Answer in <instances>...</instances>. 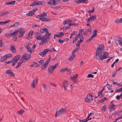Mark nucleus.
Returning a JSON list of instances; mask_svg holds the SVG:
<instances>
[{
    "label": "nucleus",
    "mask_w": 122,
    "mask_h": 122,
    "mask_svg": "<svg viewBox=\"0 0 122 122\" xmlns=\"http://www.w3.org/2000/svg\"><path fill=\"white\" fill-rule=\"evenodd\" d=\"M104 48V45L102 44H100L97 47L96 52V57L97 59H100L102 60L104 59L108 58V56H107L108 55L107 52H104L103 55H102Z\"/></svg>",
    "instance_id": "nucleus-1"
},
{
    "label": "nucleus",
    "mask_w": 122,
    "mask_h": 122,
    "mask_svg": "<svg viewBox=\"0 0 122 122\" xmlns=\"http://www.w3.org/2000/svg\"><path fill=\"white\" fill-rule=\"evenodd\" d=\"M47 15L45 12L43 13V14L40 15H38L36 16V17L39 18L42 21L50 22L51 21L50 18H48L46 17Z\"/></svg>",
    "instance_id": "nucleus-2"
},
{
    "label": "nucleus",
    "mask_w": 122,
    "mask_h": 122,
    "mask_svg": "<svg viewBox=\"0 0 122 122\" xmlns=\"http://www.w3.org/2000/svg\"><path fill=\"white\" fill-rule=\"evenodd\" d=\"M59 64V63H57L54 65L49 66L48 67V73L50 74L51 73L54 71V69L57 67Z\"/></svg>",
    "instance_id": "nucleus-3"
},
{
    "label": "nucleus",
    "mask_w": 122,
    "mask_h": 122,
    "mask_svg": "<svg viewBox=\"0 0 122 122\" xmlns=\"http://www.w3.org/2000/svg\"><path fill=\"white\" fill-rule=\"evenodd\" d=\"M66 112V109L62 108L57 111L56 112L55 116L56 117L59 116L64 113Z\"/></svg>",
    "instance_id": "nucleus-4"
},
{
    "label": "nucleus",
    "mask_w": 122,
    "mask_h": 122,
    "mask_svg": "<svg viewBox=\"0 0 122 122\" xmlns=\"http://www.w3.org/2000/svg\"><path fill=\"white\" fill-rule=\"evenodd\" d=\"M31 56V55L30 54L28 53L25 54L24 55H23L22 56L20 59V61H21L23 60L27 61L30 58Z\"/></svg>",
    "instance_id": "nucleus-5"
},
{
    "label": "nucleus",
    "mask_w": 122,
    "mask_h": 122,
    "mask_svg": "<svg viewBox=\"0 0 122 122\" xmlns=\"http://www.w3.org/2000/svg\"><path fill=\"white\" fill-rule=\"evenodd\" d=\"M49 58L47 60V61H46L44 65L41 66V69H44L45 68H46L49 63L50 62L51 58V57L50 55L48 56Z\"/></svg>",
    "instance_id": "nucleus-6"
},
{
    "label": "nucleus",
    "mask_w": 122,
    "mask_h": 122,
    "mask_svg": "<svg viewBox=\"0 0 122 122\" xmlns=\"http://www.w3.org/2000/svg\"><path fill=\"white\" fill-rule=\"evenodd\" d=\"M19 37H22L26 31V30L22 28H19Z\"/></svg>",
    "instance_id": "nucleus-7"
},
{
    "label": "nucleus",
    "mask_w": 122,
    "mask_h": 122,
    "mask_svg": "<svg viewBox=\"0 0 122 122\" xmlns=\"http://www.w3.org/2000/svg\"><path fill=\"white\" fill-rule=\"evenodd\" d=\"M41 41L39 43V45H43L44 43H46L48 41L46 39V36H42L41 38Z\"/></svg>",
    "instance_id": "nucleus-8"
},
{
    "label": "nucleus",
    "mask_w": 122,
    "mask_h": 122,
    "mask_svg": "<svg viewBox=\"0 0 122 122\" xmlns=\"http://www.w3.org/2000/svg\"><path fill=\"white\" fill-rule=\"evenodd\" d=\"M68 85V81L67 80H64L63 81V82L62 83L61 86L64 88L65 90H66V87Z\"/></svg>",
    "instance_id": "nucleus-9"
},
{
    "label": "nucleus",
    "mask_w": 122,
    "mask_h": 122,
    "mask_svg": "<svg viewBox=\"0 0 122 122\" xmlns=\"http://www.w3.org/2000/svg\"><path fill=\"white\" fill-rule=\"evenodd\" d=\"M42 4L41 2L39 1H36L31 4L30 6H33L37 5H40Z\"/></svg>",
    "instance_id": "nucleus-10"
},
{
    "label": "nucleus",
    "mask_w": 122,
    "mask_h": 122,
    "mask_svg": "<svg viewBox=\"0 0 122 122\" xmlns=\"http://www.w3.org/2000/svg\"><path fill=\"white\" fill-rule=\"evenodd\" d=\"M33 33V31H30L29 33L26 35L25 37L26 39L29 40L31 38Z\"/></svg>",
    "instance_id": "nucleus-11"
},
{
    "label": "nucleus",
    "mask_w": 122,
    "mask_h": 122,
    "mask_svg": "<svg viewBox=\"0 0 122 122\" xmlns=\"http://www.w3.org/2000/svg\"><path fill=\"white\" fill-rule=\"evenodd\" d=\"M6 73L9 76H10L9 74H10L11 76H15V75L14 73L12 72V70H11L9 69L7 70Z\"/></svg>",
    "instance_id": "nucleus-12"
},
{
    "label": "nucleus",
    "mask_w": 122,
    "mask_h": 122,
    "mask_svg": "<svg viewBox=\"0 0 122 122\" xmlns=\"http://www.w3.org/2000/svg\"><path fill=\"white\" fill-rule=\"evenodd\" d=\"M47 52L48 51L46 49H45L43 50V52H40L39 53V54L41 55L42 57L45 56Z\"/></svg>",
    "instance_id": "nucleus-13"
},
{
    "label": "nucleus",
    "mask_w": 122,
    "mask_h": 122,
    "mask_svg": "<svg viewBox=\"0 0 122 122\" xmlns=\"http://www.w3.org/2000/svg\"><path fill=\"white\" fill-rule=\"evenodd\" d=\"M10 50L13 53H15L16 52V50L15 47L14 45L13 44H11L10 46Z\"/></svg>",
    "instance_id": "nucleus-14"
},
{
    "label": "nucleus",
    "mask_w": 122,
    "mask_h": 122,
    "mask_svg": "<svg viewBox=\"0 0 122 122\" xmlns=\"http://www.w3.org/2000/svg\"><path fill=\"white\" fill-rule=\"evenodd\" d=\"M96 15H93L91 17L88 18L87 21H90V20H94L95 19H96Z\"/></svg>",
    "instance_id": "nucleus-15"
},
{
    "label": "nucleus",
    "mask_w": 122,
    "mask_h": 122,
    "mask_svg": "<svg viewBox=\"0 0 122 122\" xmlns=\"http://www.w3.org/2000/svg\"><path fill=\"white\" fill-rule=\"evenodd\" d=\"M93 97L94 96L92 95L91 94H87L85 99H93Z\"/></svg>",
    "instance_id": "nucleus-16"
},
{
    "label": "nucleus",
    "mask_w": 122,
    "mask_h": 122,
    "mask_svg": "<svg viewBox=\"0 0 122 122\" xmlns=\"http://www.w3.org/2000/svg\"><path fill=\"white\" fill-rule=\"evenodd\" d=\"M20 57V55L16 56L13 58L12 60H13V61H14L17 62L19 60Z\"/></svg>",
    "instance_id": "nucleus-17"
},
{
    "label": "nucleus",
    "mask_w": 122,
    "mask_h": 122,
    "mask_svg": "<svg viewBox=\"0 0 122 122\" xmlns=\"http://www.w3.org/2000/svg\"><path fill=\"white\" fill-rule=\"evenodd\" d=\"M35 36L37 40H41V35L39 33L37 32L36 33Z\"/></svg>",
    "instance_id": "nucleus-18"
},
{
    "label": "nucleus",
    "mask_w": 122,
    "mask_h": 122,
    "mask_svg": "<svg viewBox=\"0 0 122 122\" xmlns=\"http://www.w3.org/2000/svg\"><path fill=\"white\" fill-rule=\"evenodd\" d=\"M40 32L41 33H44V32L46 33V34H47V32H48V30L46 28L41 29L40 30Z\"/></svg>",
    "instance_id": "nucleus-19"
},
{
    "label": "nucleus",
    "mask_w": 122,
    "mask_h": 122,
    "mask_svg": "<svg viewBox=\"0 0 122 122\" xmlns=\"http://www.w3.org/2000/svg\"><path fill=\"white\" fill-rule=\"evenodd\" d=\"M75 54L72 53V55L71 56V57L68 58V61H70L73 60L75 58Z\"/></svg>",
    "instance_id": "nucleus-20"
},
{
    "label": "nucleus",
    "mask_w": 122,
    "mask_h": 122,
    "mask_svg": "<svg viewBox=\"0 0 122 122\" xmlns=\"http://www.w3.org/2000/svg\"><path fill=\"white\" fill-rule=\"evenodd\" d=\"M25 47L27 48V51H30V53L31 54L32 53V51H31L30 47L28 45H26L25 46Z\"/></svg>",
    "instance_id": "nucleus-21"
},
{
    "label": "nucleus",
    "mask_w": 122,
    "mask_h": 122,
    "mask_svg": "<svg viewBox=\"0 0 122 122\" xmlns=\"http://www.w3.org/2000/svg\"><path fill=\"white\" fill-rule=\"evenodd\" d=\"M15 2V0L13 1L9 2H6L5 3V5H14Z\"/></svg>",
    "instance_id": "nucleus-22"
},
{
    "label": "nucleus",
    "mask_w": 122,
    "mask_h": 122,
    "mask_svg": "<svg viewBox=\"0 0 122 122\" xmlns=\"http://www.w3.org/2000/svg\"><path fill=\"white\" fill-rule=\"evenodd\" d=\"M7 58L5 56H2L0 59V61L1 62H3L7 60Z\"/></svg>",
    "instance_id": "nucleus-23"
},
{
    "label": "nucleus",
    "mask_w": 122,
    "mask_h": 122,
    "mask_svg": "<svg viewBox=\"0 0 122 122\" xmlns=\"http://www.w3.org/2000/svg\"><path fill=\"white\" fill-rule=\"evenodd\" d=\"M83 40H80L77 41L76 44V46L78 47L80 45V44L82 41H83Z\"/></svg>",
    "instance_id": "nucleus-24"
},
{
    "label": "nucleus",
    "mask_w": 122,
    "mask_h": 122,
    "mask_svg": "<svg viewBox=\"0 0 122 122\" xmlns=\"http://www.w3.org/2000/svg\"><path fill=\"white\" fill-rule=\"evenodd\" d=\"M68 70V69L66 68H64L60 70V72L61 73H63L64 71H67Z\"/></svg>",
    "instance_id": "nucleus-25"
},
{
    "label": "nucleus",
    "mask_w": 122,
    "mask_h": 122,
    "mask_svg": "<svg viewBox=\"0 0 122 122\" xmlns=\"http://www.w3.org/2000/svg\"><path fill=\"white\" fill-rule=\"evenodd\" d=\"M34 14L32 11H30L28 13L26 14V15L28 16H32Z\"/></svg>",
    "instance_id": "nucleus-26"
},
{
    "label": "nucleus",
    "mask_w": 122,
    "mask_h": 122,
    "mask_svg": "<svg viewBox=\"0 0 122 122\" xmlns=\"http://www.w3.org/2000/svg\"><path fill=\"white\" fill-rule=\"evenodd\" d=\"M10 21H0V25H3L6 24Z\"/></svg>",
    "instance_id": "nucleus-27"
},
{
    "label": "nucleus",
    "mask_w": 122,
    "mask_h": 122,
    "mask_svg": "<svg viewBox=\"0 0 122 122\" xmlns=\"http://www.w3.org/2000/svg\"><path fill=\"white\" fill-rule=\"evenodd\" d=\"M109 109L110 110L112 109L114 110L115 109V105L113 104L109 107Z\"/></svg>",
    "instance_id": "nucleus-28"
},
{
    "label": "nucleus",
    "mask_w": 122,
    "mask_h": 122,
    "mask_svg": "<svg viewBox=\"0 0 122 122\" xmlns=\"http://www.w3.org/2000/svg\"><path fill=\"white\" fill-rule=\"evenodd\" d=\"M47 34H46L45 35V36H46V39H50V38L49 37V36L51 35V33L48 32H47Z\"/></svg>",
    "instance_id": "nucleus-29"
},
{
    "label": "nucleus",
    "mask_w": 122,
    "mask_h": 122,
    "mask_svg": "<svg viewBox=\"0 0 122 122\" xmlns=\"http://www.w3.org/2000/svg\"><path fill=\"white\" fill-rule=\"evenodd\" d=\"M2 40V39L0 40V46L1 47H3L5 46V45L1 41Z\"/></svg>",
    "instance_id": "nucleus-30"
},
{
    "label": "nucleus",
    "mask_w": 122,
    "mask_h": 122,
    "mask_svg": "<svg viewBox=\"0 0 122 122\" xmlns=\"http://www.w3.org/2000/svg\"><path fill=\"white\" fill-rule=\"evenodd\" d=\"M120 39L121 40V41L120 40H116L115 41V42L117 44V45H118V44H120L122 43L121 41L122 40V39H121V38Z\"/></svg>",
    "instance_id": "nucleus-31"
},
{
    "label": "nucleus",
    "mask_w": 122,
    "mask_h": 122,
    "mask_svg": "<svg viewBox=\"0 0 122 122\" xmlns=\"http://www.w3.org/2000/svg\"><path fill=\"white\" fill-rule=\"evenodd\" d=\"M103 95V94H102V93H101V92H99L98 94V97L100 98H101L102 97Z\"/></svg>",
    "instance_id": "nucleus-32"
},
{
    "label": "nucleus",
    "mask_w": 122,
    "mask_h": 122,
    "mask_svg": "<svg viewBox=\"0 0 122 122\" xmlns=\"http://www.w3.org/2000/svg\"><path fill=\"white\" fill-rule=\"evenodd\" d=\"M39 62L40 63L41 65H44V61L43 60H41L39 61Z\"/></svg>",
    "instance_id": "nucleus-33"
},
{
    "label": "nucleus",
    "mask_w": 122,
    "mask_h": 122,
    "mask_svg": "<svg viewBox=\"0 0 122 122\" xmlns=\"http://www.w3.org/2000/svg\"><path fill=\"white\" fill-rule=\"evenodd\" d=\"M23 61H22V62H18L17 63V66L16 67H15V68H19L20 66H21V64L23 63Z\"/></svg>",
    "instance_id": "nucleus-34"
},
{
    "label": "nucleus",
    "mask_w": 122,
    "mask_h": 122,
    "mask_svg": "<svg viewBox=\"0 0 122 122\" xmlns=\"http://www.w3.org/2000/svg\"><path fill=\"white\" fill-rule=\"evenodd\" d=\"M78 76V75L77 74H75V76H74L72 77L71 76L70 77V78L72 80H73V79H74L76 78Z\"/></svg>",
    "instance_id": "nucleus-35"
},
{
    "label": "nucleus",
    "mask_w": 122,
    "mask_h": 122,
    "mask_svg": "<svg viewBox=\"0 0 122 122\" xmlns=\"http://www.w3.org/2000/svg\"><path fill=\"white\" fill-rule=\"evenodd\" d=\"M71 27L70 26H63L62 27V29L63 30H66V29H70Z\"/></svg>",
    "instance_id": "nucleus-36"
},
{
    "label": "nucleus",
    "mask_w": 122,
    "mask_h": 122,
    "mask_svg": "<svg viewBox=\"0 0 122 122\" xmlns=\"http://www.w3.org/2000/svg\"><path fill=\"white\" fill-rule=\"evenodd\" d=\"M116 98L117 99H120V98L122 99V92L121 93V94L120 95H118L116 97Z\"/></svg>",
    "instance_id": "nucleus-37"
},
{
    "label": "nucleus",
    "mask_w": 122,
    "mask_h": 122,
    "mask_svg": "<svg viewBox=\"0 0 122 122\" xmlns=\"http://www.w3.org/2000/svg\"><path fill=\"white\" fill-rule=\"evenodd\" d=\"M19 32V30H16L14 32L12 33V35H15L17 34Z\"/></svg>",
    "instance_id": "nucleus-38"
},
{
    "label": "nucleus",
    "mask_w": 122,
    "mask_h": 122,
    "mask_svg": "<svg viewBox=\"0 0 122 122\" xmlns=\"http://www.w3.org/2000/svg\"><path fill=\"white\" fill-rule=\"evenodd\" d=\"M25 111L24 110L21 109L18 111V112L19 114H22Z\"/></svg>",
    "instance_id": "nucleus-39"
},
{
    "label": "nucleus",
    "mask_w": 122,
    "mask_h": 122,
    "mask_svg": "<svg viewBox=\"0 0 122 122\" xmlns=\"http://www.w3.org/2000/svg\"><path fill=\"white\" fill-rule=\"evenodd\" d=\"M79 48H80L79 47L76 48V49L74 50L73 51V52H72V53H73L74 54H75V52L78 51L79 50Z\"/></svg>",
    "instance_id": "nucleus-40"
},
{
    "label": "nucleus",
    "mask_w": 122,
    "mask_h": 122,
    "mask_svg": "<svg viewBox=\"0 0 122 122\" xmlns=\"http://www.w3.org/2000/svg\"><path fill=\"white\" fill-rule=\"evenodd\" d=\"M78 38L77 37V36H75V39L74 40H73L72 43H74V42H75L77 40Z\"/></svg>",
    "instance_id": "nucleus-41"
},
{
    "label": "nucleus",
    "mask_w": 122,
    "mask_h": 122,
    "mask_svg": "<svg viewBox=\"0 0 122 122\" xmlns=\"http://www.w3.org/2000/svg\"><path fill=\"white\" fill-rule=\"evenodd\" d=\"M106 108V106L105 105H104L103 106L102 110H103L104 112L107 109Z\"/></svg>",
    "instance_id": "nucleus-42"
},
{
    "label": "nucleus",
    "mask_w": 122,
    "mask_h": 122,
    "mask_svg": "<svg viewBox=\"0 0 122 122\" xmlns=\"http://www.w3.org/2000/svg\"><path fill=\"white\" fill-rule=\"evenodd\" d=\"M97 31L96 30H95L93 31V35L96 36H97Z\"/></svg>",
    "instance_id": "nucleus-43"
},
{
    "label": "nucleus",
    "mask_w": 122,
    "mask_h": 122,
    "mask_svg": "<svg viewBox=\"0 0 122 122\" xmlns=\"http://www.w3.org/2000/svg\"><path fill=\"white\" fill-rule=\"evenodd\" d=\"M94 77V76L91 74H89L88 75L87 77L88 78H93Z\"/></svg>",
    "instance_id": "nucleus-44"
},
{
    "label": "nucleus",
    "mask_w": 122,
    "mask_h": 122,
    "mask_svg": "<svg viewBox=\"0 0 122 122\" xmlns=\"http://www.w3.org/2000/svg\"><path fill=\"white\" fill-rule=\"evenodd\" d=\"M88 121V119H86L83 120H80L79 121L80 122H86Z\"/></svg>",
    "instance_id": "nucleus-45"
},
{
    "label": "nucleus",
    "mask_w": 122,
    "mask_h": 122,
    "mask_svg": "<svg viewBox=\"0 0 122 122\" xmlns=\"http://www.w3.org/2000/svg\"><path fill=\"white\" fill-rule=\"evenodd\" d=\"M94 11V7L93 8L92 10H89L88 11V12L89 13H93Z\"/></svg>",
    "instance_id": "nucleus-46"
},
{
    "label": "nucleus",
    "mask_w": 122,
    "mask_h": 122,
    "mask_svg": "<svg viewBox=\"0 0 122 122\" xmlns=\"http://www.w3.org/2000/svg\"><path fill=\"white\" fill-rule=\"evenodd\" d=\"M12 66H14L17 62H16V61H13V60H12Z\"/></svg>",
    "instance_id": "nucleus-47"
},
{
    "label": "nucleus",
    "mask_w": 122,
    "mask_h": 122,
    "mask_svg": "<svg viewBox=\"0 0 122 122\" xmlns=\"http://www.w3.org/2000/svg\"><path fill=\"white\" fill-rule=\"evenodd\" d=\"M66 20V24H68L69 25V24H70L71 23V22L72 20Z\"/></svg>",
    "instance_id": "nucleus-48"
},
{
    "label": "nucleus",
    "mask_w": 122,
    "mask_h": 122,
    "mask_svg": "<svg viewBox=\"0 0 122 122\" xmlns=\"http://www.w3.org/2000/svg\"><path fill=\"white\" fill-rule=\"evenodd\" d=\"M122 91V87H121V88L117 89V91H115V92H118Z\"/></svg>",
    "instance_id": "nucleus-49"
},
{
    "label": "nucleus",
    "mask_w": 122,
    "mask_h": 122,
    "mask_svg": "<svg viewBox=\"0 0 122 122\" xmlns=\"http://www.w3.org/2000/svg\"><path fill=\"white\" fill-rule=\"evenodd\" d=\"M5 56L7 58H9V57H12V56L11 54H8L6 55Z\"/></svg>",
    "instance_id": "nucleus-50"
},
{
    "label": "nucleus",
    "mask_w": 122,
    "mask_h": 122,
    "mask_svg": "<svg viewBox=\"0 0 122 122\" xmlns=\"http://www.w3.org/2000/svg\"><path fill=\"white\" fill-rule=\"evenodd\" d=\"M52 1H51V0H50V1H48L47 2V4L50 5H52Z\"/></svg>",
    "instance_id": "nucleus-51"
},
{
    "label": "nucleus",
    "mask_w": 122,
    "mask_h": 122,
    "mask_svg": "<svg viewBox=\"0 0 122 122\" xmlns=\"http://www.w3.org/2000/svg\"><path fill=\"white\" fill-rule=\"evenodd\" d=\"M58 41L59 43L61 44L63 43V41L61 39L58 40Z\"/></svg>",
    "instance_id": "nucleus-52"
},
{
    "label": "nucleus",
    "mask_w": 122,
    "mask_h": 122,
    "mask_svg": "<svg viewBox=\"0 0 122 122\" xmlns=\"http://www.w3.org/2000/svg\"><path fill=\"white\" fill-rule=\"evenodd\" d=\"M51 1H52V5H55L56 4V3L55 0H51Z\"/></svg>",
    "instance_id": "nucleus-53"
},
{
    "label": "nucleus",
    "mask_w": 122,
    "mask_h": 122,
    "mask_svg": "<svg viewBox=\"0 0 122 122\" xmlns=\"http://www.w3.org/2000/svg\"><path fill=\"white\" fill-rule=\"evenodd\" d=\"M93 100H85V101L86 102H91Z\"/></svg>",
    "instance_id": "nucleus-54"
},
{
    "label": "nucleus",
    "mask_w": 122,
    "mask_h": 122,
    "mask_svg": "<svg viewBox=\"0 0 122 122\" xmlns=\"http://www.w3.org/2000/svg\"><path fill=\"white\" fill-rule=\"evenodd\" d=\"M42 85L44 89H45L46 88V85L42 83Z\"/></svg>",
    "instance_id": "nucleus-55"
},
{
    "label": "nucleus",
    "mask_w": 122,
    "mask_h": 122,
    "mask_svg": "<svg viewBox=\"0 0 122 122\" xmlns=\"http://www.w3.org/2000/svg\"><path fill=\"white\" fill-rule=\"evenodd\" d=\"M77 32L76 31H74L72 33H71V36L75 35L76 34Z\"/></svg>",
    "instance_id": "nucleus-56"
},
{
    "label": "nucleus",
    "mask_w": 122,
    "mask_h": 122,
    "mask_svg": "<svg viewBox=\"0 0 122 122\" xmlns=\"http://www.w3.org/2000/svg\"><path fill=\"white\" fill-rule=\"evenodd\" d=\"M120 19H117V20H116L115 21V22L116 23H120Z\"/></svg>",
    "instance_id": "nucleus-57"
},
{
    "label": "nucleus",
    "mask_w": 122,
    "mask_h": 122,
    "mask_svg": "<svg viewBox=\"0 0 122 122\" xmlns=\"http://www.w3.org/2000/svg\"><path fill=\"white\" fill-rule=\"evenodd\" d=\"M19 22H16L14 24V26H15L17 27L19 25Z\"/></svg>",
    "instance_id": "nucleus-58"
},
{
    "label": "nucleus",
    "mask_w": 122,
    "mask_h": 122,
    "mask_svg": "<svg viewBox=\"0 0 122 122\" xmlns=\"http://www.w3.org/2000/svg\"><path fill=\"white\" fill-rule=\"evenodd\" d=\"M77 25V24H76V23H75V24H73L72 23H71L70 24H69V26H70L71 25H75L76 26Z\"/></svg>",
    "instance_id": "nucleus-59"
},
{
    "label": "nucleus",
    "mask_w": 122,
    "mask_h": 122,
    "mask_svg": "<svg viewBox=\"0 0 122 122\" xmlns=\"http://www.w3.org/2000/svg\"><path fill=\"white\" fill-rule=\"evenodd\" d=\"M35 64H37V63L35 62H33L32 63L31 65H30V66L31 67H33L34 66V65Z\"/></svg>",
    "instance_id": "nucleus-60"
},
{
    "label": "nucleus",
    "mask_w": 122,
    "mask_h": 122,
    "mask_svg": "<svg viewBox=\"0 0 122 122\" xmlns=\"http://www.w3.org/2000/svg\"><path fill=\"white\" fill-rule=\"evenodd\" d=\"M105 100H100L98 101V102H100L101 103L103 102Z\"/></svg>",
    "instance_id": "nucleus-61"
},
{
    "label": "nucleus",
    "mask_w": 122,
    "mask_h": 122,
    "mask_svg": "<svg viewBox=\"0 0 122 122\" xmlns=\"http://www.w3.org/2000/svg\"><path fill=\"white\" fill-rule=\"evenodd\" d=\"M35 80L34 82L35 84H36L38 83V79L37 78H36L35 80Z\"/></svg>",
    "instance_id": "nucleus-62"
},
{
    "label": "nucleus",
    "mask_w": 122,
    "mask_h": 122,
    "mask_svg": "<svg viewBox=\"0 0 122 122\" xmlns=\"http://www.w3.org/2000/svg\"><path fill=\"white\" fill-rule=\"evenodd\" d=\"M82 0H76V1L78 3H82Z\"/></svg>",
    "instance_id": "nucleus-63"
},
{
    "label": "nucleus",
    "mask_w": 122,
    "mask_h": 122,
    "mask_svg": "<svg viewBox=\"0 0 122 122\" xmlns=\"http://www.w3.org/2000/svg\"><path fill=\"white\" fill-rule=\"evenodd\" d=\"M61 33L60 32L58 34H56V36L58 37H60L61 36V35L60 34H61Z\"/></svg>",
    "instance_id": "nucleus-64"
}]
</instances>
